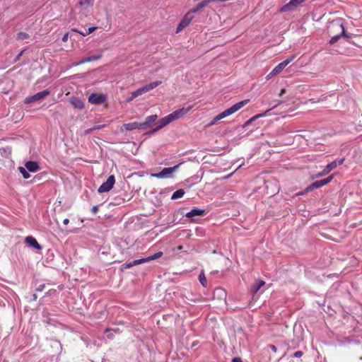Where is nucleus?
Instances as JSON below:
<instances>
[{
	"label": "nucleus",
	"instance_id": "f257e3e1",
	"mask_svg": "<svg viewBox=\"0 0 362 362\" xmlns=\"http://www.w3.org/2000/svg\"><path fill=\"white\" fill-rule=\"evenodd\" d=\"M249 101L250 100H244L234 104L230 108L224 110L223 112L216 115L209 123V126L214 125L219 120L234 114L235 112L240 110L242 107H243L245 105H246L249 103Z\"/></svg>",
	"mask_w": 362,
	"mask_h": 362
},
{
	"label": "nucleus",
	"instance_id": "f03ea898",
	"mask_svg": "<svg viewBox=\"0 0 362 362\" xmlns=\"http://www.w3.org/2000/svg\"><path fill=\"white\" fill-rule=\"evenodd\" d=\"M180 165L181 163H179L173 167L165 168L158 173L151 174V177L159 179L170 177L171 175L179 168Z\"/></svg>",
	"mask_w": 362,
	"mask_h": 362
},
{
	"label": "nucleus",
	"instance_id": "7ed1b4c3",
	"mask_svg": "<svg viewBox=\"0 0 362 362\" xmlns=\"http://www.w3.org/2000/svg\"><path fill=\"white\" fill-rule=\"evenodd\" d=\"M115 182V179L114 175H110L106 182H103L98 191L99 193L107 192H109L113 187Z\"/></svg>",
	"mask_w": 362,
	"mask_h": 362
},
{
	"label": "nucleus",
	"instance_id": "20e7f679",
	"mask_svg": "<svg viewBox=\"0 0 362 362\" xmlns=\"http://www.w3.org/2000/svg\"><path fill=\"white\" fill-rule=\"evenodd\" d=\"M193 18V13L190 11H189L178 24L176 33H178L182 29L186 28L190 23Z\"/></svg>",
	"mask_w": 362,
	"mask_h": 362
},
{
	"label": "nucleus",
	"instance_id": "39448f33",
	"mask_svg": "<svg viewBox=\"0 0 362 362\" xmlns=\"http://www.w3.org/2000/svg\"><path fill=\"white\" fill-rule=\"evenodd\" d=\"M107 97L104 94L91 93L88 97V102L94 105H100L105 103Z\"/></svg>",
	"mask_w": 362,
	"mask_h": 362
},
{
	"label": "nucleus",
	"instance_id": "423d86ee",
	"mask_svg": "<svg viewBox=\"0 0 362 362\" xmlns=\"http://www.w3.org/2000/svg\"><path fill=\"white\" fill-rule=\"evenodd\" d=\"M192 110V106H189L187 108H180L179 110H177L172 113L169 114V117L172 122L182 117L185 115H187L190 110Z\"/></svg>",
	"mask_w": 362,
	"mask_h": 362
},
{
	"label": "nucleus",
	"instance_id": "0eeeda50",
	"mask_svg": "<svg viewBox=\"0 0 362 362\" xmlns=\"http://www.w3.org/2000/svg\"><path fill=\"white\" fill-rule=\"evenodd\" d=\"M344 161V158H341L339 160H334L329 163L324 170L318 174V177H322L327 175L331 170L334 169L339 165H341Z\"/></svg>",
	"mask_w": 362,
	"mask_h": 362
},
{
	"label": "nucleus",
	"instance_id": "6e6552de",
	"mask_svg": "<svg viewBox=\"0 0 362 362\" xmlns=\"http://www.w3.org/2000/svg\"><path fill=\"white\" fill-rule=\"evenodd\" d=\"M333 178H334V175L332 174V175H329V177H327V178H325V179H322L320 180H317V181L314 182L313 183H312L309 186L308 189L320 188V187L328 184L329 182H330Z\"/></svg>",
	"mask_w": 362,
	"mask_h": 362
},
{
	"label": "nucleus",
	"instance_id": "1a4fd4ad",
	"mask_svg": "<svg viewBox=\"0 0 362 362\" xmlns=\"http://www.w3.org/2000/svg\"><path fill=\"white\" fill-rule=\"evenodd\" d=\"M170 122H172L169 115H167L165 116V117L160 119L158 122V126L154 128L151 132H156L160 129H161L162 128H163L164 127H165L166 125H168V124H170Z\"/></svg>",
	"mask_w": 362,
	"mask_h": 362
},
{
	"label": "nucleus",
	"instance_id": "9d476101",
	"mask_svg": "<svg viewBox=\"0 0 362 362\" xmlns=\"http://www.w3.org/2000/svg\"><path fill=\"white\" fill-rule=\"evenodd\" d=\"M123 127L126 131H132L134 129H144V124H141V123H139L137 122L127 123L123 125Z\"/></svg>",
	"mask_w": 362,
	"mask_h": 362
},
{
	"label": "nucleus",
	"instance_id": "9b49d317",
	"mask_svg": "<svg viewBox=\"0 0 362 362\" xmlns=\"http://www.w3.org/2000/svg\"><path fill=\"white\" fill-rule=\"evenodd\" d=\"M25 243L33 248L40 250L42 249L41 245L37 243L36 239L32 236H28L25 239Z\"/></svg>",
	"mask_w": 362,
	"mask_h": 362
},
{
	"label": "nucleus",
	"instance_id": "f8f14e48",
	"mask_svg": "<svg viewBox=\"0 0 362 362\" xmlns=\"http://www.w3.org/2000/svg\"><path fill=\"white\" fill-rule=\"evenodd\" d=\"M70 103L74 106V108L81 110L84 107L83 101L76 97H71L70 98Z\"/></svg>",
	"mask_w": 362,
	"mask_h": 362
},
{
	"label": "nucleus",
	"instance_id": "ddd939ff",
	"mask_svg": "<svg viewBox=\"0 0 362 362\" xmlns=\"http://www.w3.org/2000/svg\"><path fill=\"white\" fill-rule=\"evenodd\" d=\"M25 168L30 172H37L40 169V166L37 162L28 161L25 164Z\"/></svg>",
	"mask_w": 362,
	"mask_h": 362
},
{
	"label": "nucleus",
	"instance_id": "4468645a",
	"mask_svg": "<svg viewBox=\"0 0 362 362\" xmlns=\"http://www.w3.org/2000/svg\"><path fill=\"white\" fill-rule=\"evenodd\" d=\"M205 211L203 209H199L197 208L192 209L190 211L187 212L185 216L187 218H193L197 216H202L204 214Z\"/></svg>",
	"mask_w": 362,
	"mask_h": 362
},
{
	"label": "nucleus",
	"instance_id": "2eb2a0df",
	"mask_svg": "<svg viewBox=\"0 0 362 362\" xmlns=\"http://www.w3.org/2000/svg\"><path fill=\"white\" fill-rule=\"evenodd\" d=\"M101 57H102L101 54H98L93 55L91 57H86V58L83 59L81 61L78 62L76 64V65H80V64H84L86 62H90L92 61L98 60V59H100Z\"/></svg>",
	"mask_w": 362,
	"mask_h": 362
},
{
	"label": "nucleus",
	"instance_id": "dca6fc26",
	"mask_svg": "<svg viewBox=\"0 0 362 362\" xmlns=\"http://www.w3.org/2000/svg\"><path fill=\"white\" fill-rule=\"evenodd\" d=\"M161 83H162L161 81H156L152 82L149 84H147V85L143 86L145 93L148 92L149 90H153V88H156L160 84H161Z\"/></svg>",
	"mask_w": 362,
	"mask_h": 362
},
{
	"label": "nucleus",
	"instance_id": "f3484780",
	"mask_svg": "<svg viewBox=\"0 0 362 362\" xmlns=\"http://www.w3.org/2000/svg\"><path fill=\"white\" fill-rule=\"evenodd\" d=\"M49 93L50 92L48 90H45L33 95V99H34L35 101H37L47 97Z\"/></svg>",
	"mask_w": 362,
	"mask_h": 362
},
{
	"label": "nucleus",
	"instance_id": "a211bd4d",
	"mask_svg": "<svg viewBox=\"0 0 362 362\" xmlns=\"http://www.w3.org/2000/svg\"><path fill=\"white\" fill-rule=\"evenodd\" d=\"M286 66V62H282L279 63L272 70V74H276V75L279 74V73H281L284 69V68Z\"/></svg>",
	"mask_w": 362,
	"mask_h": 362
},
{
	"label": "nucleus",
	"instance_id": "6ab92c4d",
	"mask_svg": "<svg viewBox=\"0 0 362 362\" xmlns=\"http://www.w3.org/2000/svg\"><path fill=\"white\" fill-rule=\"evenodd\" d=\"M158 118L157 115H152L146 117L145 122L141 123V124H144V129L146 127L150 126L152 122H154Z\"/></svg>",
	"mask_w": 362,
	"mask_h": 362
},
{
	"label": "nucleus",
	"instance_id": "aec40b11",
	"mask_svg": "<svg viewBox=\"0 0 362 362\" xmlns=\"http://www.w3.org/2000/svg\"><path fill=\"white\" fill-rule=\"evenodd\" d=\"M93 4H94V0H79L78 1V4L84 8H86L88 7H92L93 6Z\"/></svg>",
	"mask_w": 362,
	"mask_h": 362
},
{
	"label": "nucleus",
	"instance_id": "412c9836",
	"mask_svg": "<svg viewBox=\"0 0 362 362\" xmlns=\"http://www.w3.org/2000/svg\"><path fill=\"white\" fill-rule=\"evenodd\" d=\"M265 285V281L263 280H259L252 287V291L253 293H256L262 286Z\"/></svg>",
	"mask_w": 362,
	"mask_h": 362
},
{
	"label": "nucleus",
	"instance_id": "4be33fe9",
	"mask_svg": "<svg viewBox=\"0 0 362 362\" xmlns=\"http://www.w3.org/2000/svg\"><path fill=\"white\" fill-rule=\"evenodd\" d=\"M211 0H207V1H203L202 3H199L198 4L195 8L189 10L192 13H196L197 11H199V10L202 9L204 7H205L208 3Z\"/></svg>",
	"mask_w": 362,
	"mask_h": 362
},
{
	"label": "nucleus",
	"instance_id": "5701e85b",
	"mask_svg": "<svg viewBox=\"0 0 362 362\" xmlns=\"http://www.w3.org/2000/svg\"><path fill=\"white\" fill-rule=\"evenodd\" d=\"M163 254L162 252H158L156 254H154L153 255L149 256L146 258H143L144 262L145 263V262H149L151 260L158 259V258L161 257L163 256Z\"/></svg>",
	"mask_w": 362,
	"mask_h": 362
},
{
	"label": "nucleus",
	"instance_id": "b1692460",
	"mask_svg": "<svg viewBox=\"0 0 362 362\" xmlns=\"http://www.w3.org/2000/svg\"><path fill=\"white\" fill-rule=\"evenodd\" d=\"M184 194H185V191H184V189H178V190L175 191V192L173 194V195H172V197H171V199H179V198L182 197L184 196Z\"/></svg>",
	"mask_w": 362,
	"mask_h": 362
},
{
	"label": "nucleus",
	"instance_id": "393cba45",
	"mask_svg": "<svg viewBox=\"0 0 362 362\" xmlns=\"http://www.w3.org/2000/svg\"><path fill=\"white\" fill-rule=\"evenodd\" d=\"M142 263H144V260H143V258L142 259H136V260H134L133 262H131L129 263H127L125 266L126 268H130L134 265H137V264H142Z\"/></svg>",
	"mask_w": 362,
	"mask_h": 362
},
{
	"label": "nucleus",
	"instance_id": "a878e982",
	"mask_svg": "<svg viewBox=\"0 0 362 362\" xmlns=\"http://www.w3.org/2000/svg\"><path fill=\"white\" fill-rule=\"evenodd\" d=\"M333 25H335L340 28L341 30V35H345V29L341 20L334 21Z\"/></svg>",
	"mask_w": 362,
	"mask_h": 362
},
{
	"label": "nucleus",
	"instance_id": "bb28decb",
	"mask_svg": "<svg viewBox=\"0 0 362 362\" xmlns=\"http://www.w3.org/2000/svg\"><path fill=\"white\" fill-rule=\"evenodd\" d=\"M19 172L22 174L23 178L28 179L30 177L29 173L26 170L25 168L23 167H19L18 168Z\"/></svg>",
	"mask_w": 362,
	"mask_h": 362
},
{
	"label": "nucleus",
	"instance_id": "cd10ccee",
	"mask_svg": "<svg viewBox=\"0 0 362 362\" xmlns=\"http://www.w3.org/2000/svg\"><path fill=\"white\" fill-rule=\"evenodd\" d=\"M199 280L200 281V283L202 284V285L203 286H206V284H207V281H206V278L204 274V272H202L199 276Z\"/></svg>",
	"mask_w": 362,
	"mask_h": 362
},
{
	"label": "nucleus",
	"instance_id": "c85d7f7f",
	"mask_svg": "<svg viewBox=\"0 0 362 362\" xmlns=\"http://www.w3.org/2000/svg\"><path fill=\"white\" fill-rule=\"evenodd\" d=\"M268 111H266L263 114H260V115H255L254 117H252V118H250L249 120H247L245 124V126H247L249 125V124H250L252 121L255 120L258 117H263V116H265L267 112Z\"/></svg>",
	"mask_w": 362,
	"mask_h": 362
},
{
	"label": "nucleus",
	"instance_id": "c756f323",
	"mask_svg": "<svg viewBox=\"0 0 362 362\" xmlns=\"http://www.w3.org/2000/svg\"><path fill=\"white\" fill-rule=\"evenodd\" d=\"M28 37H29L28 34L26 33H24V32H20L17 35L18 40H23L27 39Z\"/></svg>",
	"mask_w": 362,
	"mask_h": 362
},
{
	"label": "nucleus",
	"instance_id": "7c9ffc66",
	"mask_svg": "<svg viewBox=\"0 0 362 362\" xmlns=\"http://www.w3.org/2000/svg\"><path fill=\"white\" fill-rule=\"evenodd\" d=\"M134 95H136V97L139 96V95H143L144 93H145L144 92V90L143 88V87L141 88H139V89H137L136 90L134 91Z\"/></svg>",
	"mask_w": 362,
	"mask_h": 362
},
{
	"label": "nucleus",
	"instance_id": "2f4dec72",
	"mask_svg": "<svg viewBox=\"0 0 362 362\" xmlns=\"http://www.w3.org/2000/svg\"><path fill=\"white\" fill-rule=\"evenodd\" d=\"M134 95H136V97L139 96V95H143L144 93H145L144 92V90L143 88V87L141 88H139V89H137L136 90L134 91Z\"/></svg>",
	"mask_w": 362,
	"mask_h": 362
},
{
	"label": "nucleus",
	"instance_id": "473e14b6",
	"mask_svg": "<svg viewBox=\"0 0 362 362\" xmlns=\"http://www.w3.org/2000/svg\"><path fill=\"white\" fill-rule=\"evenodd\" d=\"M340 36H341L340 35H337L333 36V37L331 38V40H330V41H329V43H330L331 45L334 44L335 42H337L338 41V40L339 39Z\"/></svg>",
	"mask_w": 362,
	"mask_h": 362
},
{
	"label": "nucleus",
	"instance_id": "72a5a7b5",
	"mask_svg": "<svg viewBox=\"0 0 362 362\" xmlns=\"http://www.w3.org/2000/svg\"><path fill=\"white\" fill-rule=\"evenodd\" d=\"M296 54H293L291 57H289L288 58H287L286 59H285L284 61H283L284 62H286V66L290 64L295 58H296Z\"/></svg>",
	"mask_w": 362,
	"mask_h": 362
},
{
	"label": "nucleus",
	"instance_id": "f704fd0d",
	"mask_svg": "<svg viewBox=\"0 0 362 362\" xmlns=\"http://www.w3.org/2000/svg\"><path fill=\"white\" fill-rule=\"evenodd\" d=\"M303 353L301 351H297L293 354V356L296 358H300V357L303 356Z\"/></svg>",
	"mask_w": 362,
	"mask_h": 362
},
{
	"label": "nucleus",
	"instance_id": "c9c22d12",
	"mask_svg": "<svg viewBox=\"0 0 362 362\" xmlns=\"http://www.w3.org/2000/svg\"><path fill=\"white\" fill-rule=\"evenodd\" d=\"M72 30L73 32L78 33L81 34V35H83V36H86V35H87L86 32H81V31H79V30H78V29H76V28H72V30Z\"/></svg>",
	"mask_w": 362,
	"mask_h": 362
},
{
	"label": "nucleus",
	"instance_id": "e433bc0d",
	"mask_svg": "<svg viewBox=\"0 0 362 362\" xmlns=\"http://www.w3.org/2000/svg\"><path fill=\"white\" fill-rule=\"evenodd\" d=\"M96 29H97L96 26L89 28L88 30L86 31L87 35H89V34L92 33Z\"/></svg>",
	"mask_w": 362,
	"mask_h": 362
},
{
	"label": "nucleus",
	"instance_id": "4c0bfd02",
	"mask_svg": "<svg viewBox=\"0 0 362 362\" xmlns=\"http://www.w3.org/2000/svg\"><path fill=\"white\" fill-rule=\"evenodd\" d=\"M33 102H35V100L33 99V96L26 98L25 100V103H33Z\"/></svg>",
	"mask_w": 362,
	"mask_h": 362
},
{
	"label": "nucleus",
	"instance_id": "58836bf2",
	"mask_svg": "<svg viewBox=\"0 0 362 362\" xmlns=\"http://www.w3.org/2000/svg\"><path fill=\"white\" fill-rule=\"evenodd\" d=\"M105 125V124H102V125H95L94 127H92V129H93L94 131L95 130H97V129H100L103 127H104Z\"/></svg>",
	"mask_w": 362,
	"mask_h": 362
},
{
	"label": "nucleus",
	"instance_id": "ea45409f",
	"mask_svg": "<svg viewBox=\"0 0 362 362\" xmlns=\"http://www.w3.org/2000/svg\"><path fill=\"white\" fill-rule=\"evenodd\" d=\"M135 98H136V95H134V92H132V95L130 96L129 98H128L127 100V102H131L133 99H134Z\"/></svg>",
	"mask_w": 362,
	"mask_h": 362
},
{
	"label": "nucleus",
	"instance_id": "a19ab883",
	"mask_svg": "<svg viewBox=\"0 0 362 362\" xmlns=\"http://www.w3.org/2000/svg\"><path fill=\"white\" fill-rule=\"evenodd\" d=\"M135 98H136V95H134V92H132V95L130 96L129 98H128L127 100V102H131L133 99H134Z\"/></svg>",
	"mask_w": 362,
	"mask_h": 362
},
{
	"label": "nucleus",
	"instance_id": "79ce46f5",
	"mask_svg": "<svg viewBox=\"0 0 362 362\" xmlns=\"http://www.w3.org/2000/svg\"><path fill=\"white\" fill-rule=\"evenodd\" d=\"M98 211V206H93L92 208V212L93 214H96Z\"/></svg>",
	"mask_w": 362,
	"mask_h": 362
},
{
	"label": "nucleus",
	"instance_id": "37998d69",
	"mask_svg": "<svg viewBox=\"0 0 362 362\" xmlns=\"http://www.w3.org/2000/svg\"><path fill=\"white\" fill-rule=\"evenodd\" d=\"M68 37H69V35L68 33H65L64 35L62 37V41L63 42H66L68 40Z\"/></svg>",
	"mask_w": 362,
	"mask_h": 362
},
{
	"label": "nucleus",
	"instance_id": "c03bdc74",
	"mask_svg": "<svg viewBox=\"0 0 362 362\" xmlns=\"http://www.w3.org/2000/svg\"><path fill=\"white\" fill-rule=\"evenodd\" d=\"M23 53V51H21L16 57L15 59V62H17L18 60H19L20 57L22 56Z\"/></svg>",
	"mask_w": 362,
	"mask_h": 362
},
{
	"label": "nucleus",
	"instance_id": "a18cd8bd",
	"mask_svg": "<svg viewBox=\"0 0 362 362\" xmlns=\"http://www.w3.org/2000/svg\"><path fill=\"white\" fill-rule=\"evenodd\" d=\"M276 74H272V71L266 76L267 80L270 79L272 77L275 76Z\"/></svg>",
	"mask_w": 362,
	"mask_h": 362
},
{
	"label": "nucleus",
	"instance_id": "49530a36",
	"mask_svg": "<svg viewBox=\"0 0 362 362\" xmlns=\"http://www.w3.org/2000/svg\"><path fill=\"white\" fill-rule=\"evenodd\" d=\"M233 362H243L240 358H233Z\"/></svg>",
	"mask_w": 362,
	"mask_h": 362
},
{
	"label": "nucleus",
	"instance_id": "de8ad7c7",
	"mask_svg": "<svg viewBox=\"0 0 362 362\" xmlns=\"http://www.w3.org/2000/svg\"><path fill=\"white\" fill-rule=\"evenodd\" d=\"M94 130L92 129V128H90V129H88L85 131V134H90V132H93Z\"/></svg>",
	"mask_w": 362,
	"mask_h": 362
},
{
	"label": "nucleus",
	"instance_id": "09e8293b",
	"mask_svg": "<svg viewBox=\"0 0 362 362\" xmlns=\"http://www.w3.org/2000/svg\"><path fill=\"white\" fill-rule=\"evenodd\" d=\"M44 287H45L44 284L39 286L37 291H42L43 290Z\"/></svg>",
	"mask_w": 362,
	"mask_h": 362
},
{
	"label": "nucleus",
	"instance_id": "8fccbe9b",
	"mask_svg": "<svg viewBox=\"0 0 362 362\" xmlns=\"http://www.w3.org/2000/svg\"><path fill=\"white\" fill-rule=\"evenodd\" d=\"M69 223V220L68 218H65L64 221H63V223L64 225H67L68 223Z\"/></svg>",
	"mask_w": 362,
	"mask_h": 362
},
{
	"label": "nucleus",
	"instance_id": "3c124183",
	"mask_svg": "<svg viewBox=\"0 0 362 362\" xmlns=\"http://www.w3.org/2000/svg\"><path fill=\"white\" fill-rule=\"evenodd\" d=\"M270 348L272 349V350H273L274 351H276V348L274 345H270Z\"/></svg>",
	"mask_w": 362,
	"mask_h": 362
},
{
	"label": "nucleus",
	"instance_id": "603ef678",
	"mask_svg": "<svg viewBox=\"0 0 362 362\" xmlns=\"http://www.w3.org/2000/svg\"><path fill=\"white\" fill-rule=\"evenodd\" d=\"M285 92H286V90H285V89H284V88L281 89V92H280V93H279V95H280V96H281V95H282Z\"/></svg>",
	"mask_w": 362,
	"mask_h": 362
},
{
	"label": "nucleus",
	"instance_id": "864d4df0",
	"mask_svg": "<svg viewBox=\"0 0 362 362\" xmlns=\"http://www.w3.org/2000/svg\"><path fill=\"white\" fill-rule=\"evenodd\" d=\"M178 249H179L180 250H182V246H180V247H178Z\"/></svg>",
	"mask_w": 362,
	"mask_h": 362
}]
</instances>
